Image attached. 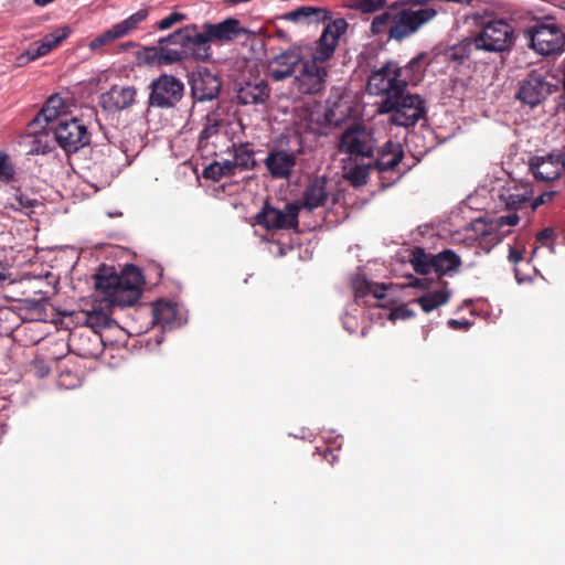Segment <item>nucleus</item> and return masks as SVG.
<instances>
[{"instance_id": "1", "label": "nucleus", "mask_w": 565, "mask_h": 565, "mask_svg": "<svg viewBox=\"0 0 565 565\" xmlns=\"http://www.w3.org/2000/svg\"><path fill=\"white\" fill-rule=\"evenodd\" d=\"M281 19L296 24H310L327 22L320 38L315 42L316 47L307 54L320 63H326L333 57L334 51L339 45L341 35L347 32L348 22L343 18H332V12L320 7H300L296 10L285 13Z\"/></svg>"}, {"instance_id": "2", "label": "nucleus", "mask_w": 565, "mask_h": 565, "mask_svg": "<svg viewBox=\"0 0 565 565\" xmlns=\"http://www.w3.org/2000/svg\"><path fill=\"white\" fill-rule=\"evenodd\" d=\"M383 114H391L390 121L399 127H413L426 115L425 100L417 94L405 92L385 97L380 107Z\"/></svg>"}, {"instance_id": "3", "label": "nucleus", "mask_w": 565, "mask_h": 565, "mask_svg": "<svg viewBox=\"0 0 565 565\" xmlns=\"http://www.w3.org/2000/svg\"><path fill=\"white\" fill-rule=\"evenodd\" d=\"M475 39L479 50L502 53L512 49L514 29L504 20H493L484 23Z\"/></svg>"}, {"instance_id": "4", "label": "nucleus", "mask_w": 565, "mask_h": 565, "mask_svg": "<svg viewBox=\"0 0 565 565\" xmlns=\"http://www.w3.org/2000/svg\"><path fill=\"white\" fill-rule=\"evenodd\" d=\"M49 130L53 132L57 145L71 154L89 145L90 135L87 127L77 118L64 117L55 126H50Z\"/></svg>"}, {"instance_id": "5", "label": "nucleus", "mask_w": 565, "mask_h": 565, "mask_svg": "<svg viewBox=\"0 0 565 565\" xmlns=\"http://www.w3.org/2000/svg\"><path fill=\"white\" fill-rule=\"evenodd\" d=\"M437 10L430 7L401 9L395 11L394 24L388 28L390 39L403 41L416 33L423 25L435 19Z\"/></svg>"}, {"instance_id": "6", "label": "nucleus", "mask_w": 565, "mask_h": 565, "mask_svg": "<svg viewBox=\"0 0 565 565\" xmlns=\"http://www.w3.org/2000/svg\"><path fill=\"white\" fill-rule=\"evenodd\" d=\"M328 70L313 57H305L294 75V86L301 94L315 95L326 87Z\"/></svg>"}, {"instance_id": "7", "label": "nucleus", "mask_w": 565, "mask_h": 565, "mask_svg": "<svg viewBox=\"0 0 565 565\" xmlns=\"http://www.w3.org/2000/svg\"><path fill=\"white\" fill-rule=\"evenodd\" d=\"M149 87V106L156 108H173L184 95V84L169 74L160 75Z\"/></svg>"}, {"instance_id": "8", "label": "nucleus", "mask_w": 565, "mask_h": 565, "mask_svg": "<svg viewBox=\"0 0 565 565\" xmlns=\"http://www.w3.org/2000/svg\"><path fill=\"white\" fill-rule=\"evenodd\" d=\"M299 206L287 203L284 210H278L265 202L262 210L255 215V223L267 231L297 230L299 225Z\"/></svg>"}, {"instance_id": "9", "label": "nucleus", "mask_w": 565, "mask_h": 565, "mask_svg": "<svg viewBox=\"0 0 565 565\" xmlns=\"http://www.w3.org/2000/svg\"><path fill=\"white\" fill-rule=\"evenodd\" d=\"M402 85V67L388 61L369 76L367 88L372 94L390 97L405 92Z\"/></svg>"}, {"instance_id": "10", "label": "nucleus", "mask_w": 565, "mask_h": 565, "mask_svg": "<svg viewBox=\"0 0 565 565\" xmlns=\"http://www.w3.org/2000/svg\"><path fill=\"white\" fill-rule=\"evenodd\" d=\"M374 146L373 134L356 124L345 128L339 140V151L353 157L372 158Z\"/></svg>"}, {"instance_id": "11", "label": "nucleus", "mask_w": 565, "mask_h": 565, "mask_svg": "<svg viewBox=\"0 0 565 565\" xmlns=\"http://www.w3.org/2000/svg\"><path fill=\"white\" fill-rule=\"evenodd\" d=\"M532 47L541 55L559 54L564 51L565 35L556 24L539 23L526 31Z\"/></svg>"}, {"instance_id": "12", "label": "nucleus", "mask_w": 565, "mask_h": 565, "mask_svg": "<svg viewBox=\"0 0 565 565\" xmlns=\"http://www.w3.org/2000/svg\"><path fill=\"white\" fill-rule=\"evenodd\" d=\"M172 40L181 41L183 46H188V57L192 56L195 61L205 62L211 57V46L213 43L210 35L206 34V28L203 24L202 31L196 24H189L173 32Z\"/></svg>"}, {"instance_id": "13", "label": "nucleus", "mask_w": 565, "mask_h": 565, "mask_svg": "<svg viewBox=\"0 0 565 565\" xmlns=\"http://www.w3.org/2000/svg\"><path fill=\"white\" fill-rule=\"evenodd\" d=\"M557 87L548 83L544 76L536 72H532L521 84L516 98L522 103L535 107L541 104Z\"/></svg>"}, {"instance_id": "14", "label": "nucleus", "mask_w": 565, "mask_h": 565, "mask_svg": "<svg viewBox=\"0 0 565 565\" xmlns=\"http://www.w3.org/2000/svg\"><path fill=\"white\" fill-rule=\"evenodd\" d=\"M119 285V307H128L135 305L141 292L143 284V275L135 265H126L118 275Z\"/></svg>"}, {"instance_id": "15", "label": "nucleus", "mask_w": 565, "mask_h": 565, "mask_svg": "<svg viewBox=\"0 0 565 565\" xmlns=\"http://www.w3.org/2000/svg\"><path fill=\"white\" fill-rule=\"evenodd\" d=\"M302 153V149L296 151H287L285 149L269 150L264 160V166L268 170L273 179L289 180L297 164L298 156Z\"/></svg>"}, {"instance_id": "16", "label": "nucleus", "mask_w": 565, "mask_h": 565, "mask_svg": "<svg viewBox=\"0 0 565 565\" xmlns=\"http://www.w3.org/2000/svg\"><path fill=\"white\" fill-rule=\"evenodd\" d=\"M303 56H307V54L301 47L290 49L277 54L268 64L269 76L276 82L294 77Z\"/></svg>"}, {"instance_id": "17", "label": "nucleus", "mask_w": 565, "mask_h": 565, "mask_svg": "<svg viewBox=\"0 0 565 565\" xmlns=\"http://www.w3.org/2000/svg\"><path fill=\"white\" fill-rule=\"evenodd\" d=\"M204 25L212 42L218 44L228 43L241 38L248 39L249 35L255 34L254 31L243 26L241 21L235 18H227L218 23L205 22Z\"/></svg>"}, {"instance_id": "18", "label": "nucleus", "mask_w": 565, "mask_h": 565, "mask_svg": "<svg viewBox=\"0 0 565 565\" xmlns=\"http://www.w3.org/2000/svg\"><path fill=\"white\" fill-rule=\"evenodd\" d=\"M146 15L147 13L145 10H139L138 12L131 14L129 18L115 24L109 30H106L102 34L97 35L89 42L88 47L90 51L95 52L104 46L109 45L117 39L126 36L131 31H134L141 21L145 20Z\"/></svg>"}, {"instance_id": "19", "label": "nucleus", "mask_w": 565, "mask_h": 565, "mask_svg": "<svg viewBox=\"0 0 565 565\" xmlns=\"http://www.w3.org/2000/svg\"><path fill=\"white\" fill-rule=\"evenodd\" d=\"M530 169L536 180L553 181L559 178L565 169V153L557 151L545 157L532 158Z\"/></svg>"}, {"instance_id": "20", "label": "nucleus", "mask_w": 565, "mask_h": 565, "mask_svg": "<svg viewBox=\"0 0 565 565\" xmlns=\"http://www.w3.org/2000/svg\"><path fill=\"white\" fill-rule=\"evenodd\" d=\"M137 96V89L134 86L113 85L99 97V105L103 109L111 113H118L130 108Z\"/></svg>"}, {"instance_id": "21", "label": "nucleus", "mask_w": 565, "mask_h": 565, "mask_svg": "<svg viewBox=\"0 0 565 565\" xmlns=\"http://www.w3.org/2000/svg\"><path fill=\"white\" fill-rule=\"evenodd\" d=\"M172 36L173 33L160 38L157 46L146 47L143 50V55L151 56V53H153L159 62L164 64H171L188 58V46H183L181 41L172 40Z\"/></svg>"}, {"instance_id": "22", "label": "nucleus", "mask_w": 565, "mask_h": 565, "mask_svg": "<svg viewBox=\"0 0 565 565\" xmlns=\"http://www.w3.org/2000/svg\"><path fill=\"white\" fill-rule=\"evenodd\" d=\"M222 83L217 75L203 68L193 75L191 82L192 97L199 102L212 100L220 94Z\"/></svg>"}, {"instance_id": "23", "label": "nucleus", "mask_w": 565, "mask_h": 565, "mask_svg": "<svg viewBox=\"0 0 565 565\" xmlns=\"http://www.w3.org/2000/svg\"><path fill=\"white\" fill-rule=\"evenodd\" d=\"M328 182L329 179L327 175H316L309 179L302 192L301 207L312 212L318 207L324 206L330 196V192L327 188Z\"/></svg>"}, {"instance_id": "24", "label": "nucleus", "mask_w": 565, "mask_h": 565, "mask_svg": "<svg viewBox=\"0 0 565 565\" xmlns=\"http://www.w3.org/2000/svg\"><path fill=\"white\" fill-rule=\"evenodd\" d=\"M118 281V274L113 267L103 265L95 275L96 290L100 291L113 306H119Z\"/></svg>"}, {"instance_id": "25", "label": "nucleus", "mask_w": 565, "mask_h": 565, "mask_svg": "<svg viewBox=\"0 0 565 565\" xmlns=\"http://www.w3.org/2000/svg\"><path fill=\"white\" fill-rule=\"evenodd\" d=\"M404 158V150L399 142L388 140L385 142L376 153L373 161L374 168L379 172L393 171L401 163Z\"/></svg>"}, {"instance_id": "26", "label": "nucleus", "mask_w": 565, "mask_h": 565, "mask_svg": "<svg viewBox=\"0 0 565 565\" xmlns=\"http://www.w3.org/2000/svg\"><path fill=\"white\" fill-rule=\"evenodd\" d=\"M269 95L270 88L263 79L255 83L247 82L237 90V99L242 105L265 104Z\"/></svg>"}, {"instance_id": "27", "label": "nucleus", "mask_w": 565, "mask_h": 565, "mask_svg": "<svg viewBox=\"0 0 565 565\" xmlns=\"http://www.w3.org/2000/svg\"><path fill=\"white\" fill-rule=\"evenodd\" d=\"M233 153V159L227 160L232 166V171L235 174L236 171H246L253 170L257 162L255 160V150L253 145L249 142H238L233 143L231 149H228Z\"/></svg>"}, {"instance_id": "28", "label": "nucleus", "mask_w": 565, "mask_h": 565, "mask_svg": "<svg viewBox=\"0 0 565 565\" xmlns=\"http://www.w3.org/2000/svg\"><path fill=\"white\" fill-rule=\"evenodd\" d=\"M430 64L426 52H422L413 57L404 67H402V85L406 87L417 85L424 77L427 66Z\"/></svg>"}, {"instance_id": "29", "label": "nucleus", "mask_w": 565, "mask_h": 565, "mask_svg": "<svg viewBox=\"0 0 565 565\" xmlns=\"http://www.w3.org/2000/svg\"><path fill=\"white\" fill-rule=\"evenodd\" d=\"M461 266V259L451 249H444L434 255L433 269L434 273L440 278L443 276H452Z\"/></svg>"}, {"instance_id": "30", "label": "nucleus", "mask_w": 565, "mask_h": 565, "mask_svg": "<svg viewBox=\"0 0 565 565\" xmlns=\"http://www.w3.org/2000/svg\"><path fill=\"white\" fill-rule=\"evenodd\" d=\"M475 51H479L475 36L465 38L460 42L445 49L444 57L448 62L460 65L468 61Z\"/></svg>"}, {"instance_id": "31", "label": "nucleus", "mask_w": 565, "mask_h": 565, "mask_svg": "<svg viewBox=\"0 0 565 565\" xmlns=\"http://www.w3.org/2000/svg\"><path fill=\"white\" fill-rule=\"evenodd\" d=\"M64 108V100L58 95L51 96L41 111L36 115L34 121L38 124H41L44 121L46 124V127L44 129L49 130L50 126H55L58 120H64V118H61V113Z\"/></svg>"}, {"instance_id": "32", "label": "nucleus", "mask_w": 565, "mask_h": 565, "mask_svg": "<svg viewBox=\"0 0 565 565\" xmlns=\"http://www.w3.org/2000/svg\"><path fill=\"white\" fill-rule=\"evenodd\" d=\"M500 198L507 210L518 211L526 206L531 207L532 191L526 188L514 186L502 192Z\"/></svg>"}, {"instance_id": "33", "label": "nucleus", "mask_w": 565, "mask_h": 565, "mask_svg": "<svg viewBox=\"0 0 565 565\" xmlns=\"http://www.w3.org/2000/svg\"><path fill=\"white\" fill-rule=\"evenodd\" d=\"M444 288L428 291L414 300V302H417L424 312H430L440 306L446 305L450 299V291L446 288L447 282H444Z\"/></svg>"}, {"instance_id": "34", "label": "nucleus", "mask_w": 565, "mask_h": 565, "mask_svg": "<svg viewBox=\"0 0 565 565\" xmlns=\"http://www.w3.org/2000/svg\"><path fill=\"white\" fill-rule=\"evenodd\" d=\"M70 34V29L67 26L56 29L54 32L45 35L43 40L33 42L36 51H34L35 56H44L50 53L53 49L57 47L64 39H66Z\"/></svg>"}, {"instance_id": "35", "label": "nucleus", "mask_w": 565, "mask_h": 565, "mask_svg": "<svg viewBox=\"0 0 565 565\" xmlns=\"http://www.w3.org/2000/svg\"><path fill=\"white\" fill-rule=\"evenodd\" d=\"M39 201L30 195L23 193L20 189L15 190V193L12 196L7 199L4 204V209L12 210L14 212H24L31 211L35 205H38Z\"/></svg>"}, {"instance_id": "36", "label": "nucleus", "mask_w": 565, "mask_h": 565, "mask_svg": "<svg viewBox=\"0 0 565 565\" xmlns=\"http://www.w3.org/2000/svg\"><path fill=\"white\" fill-rule=\"evenodd\" d=\"M411 263L414 270L419 275H427L433 269L434 255L425 253L424 248L415 247L411 255Z\"/></svg>"}, {"instance_id": "37", "label": "nucleus", "mask_w": 565, "mask_h": 565, "mask_svg": "<svg viewBox=\"0 0 565 565\" xmlns=\"http://www.w3.org/2000/svg\"><path fill=\"white\" fill-rule=\"evenodd\" d=\"M349 115V107L334 102L329 105L324 111V120L329 126H340Z\"/></svg>"}, {"instance_id": "38", "label": "nucleus", "mask_w": 565, "mask_h": 565, "mask_svg": "<svg viewBox=\"0 0 565 565\" xmlns=\"http://www.w3.org/2000/svg\"><path fill=\"white\" fill-rule=\"evenodd\" d=\"M232 166L227 160L223 162L214 161L203 170V178L212 181H218L224 177H233Z\"/></svg>"}, {"instance_id": "39", "label": "nucleus", "mask_w": 565, "mask_h": 565, "mask_svg": "<svg viewBox=\"0 0 565 565\" xmlns=\"http://www.w3.org/2000/svg\"><path fill=\"white\" fill-rule=\"evenodd\" d=\"M83 313L85 323L92 329L90 332L93 333L95 340H98L99 337L96 332V329L108 327L110 323V318L102 310L85 311Z\"/></svg>"}, {"instance_id": "40", "label": "nucleus", "mask_w": 565, "mask_h": 565, "mask_svg": "<svg viewBox=\"0 0 565 565\" xmlns=\"http://www.w3.org/2000/svg\"><path fill=\"white\" fill-rule=\"evenodd\" d=\"M17 177V168L11 158V156L0 150V182L4 184H10L15 181Z\"/></svg>"}, {"instance_id": "41", "label": "nucleus", "mask_w": 565, "mask_h": 565, "mask_svg": "<svg viewBox=\"0 0 565 565\" xmlns=\"http://www.w3.org/2000/svg\"><path fill=\"white\" fill-rule=\"evenodd\" d=\"M375 169L374 163L355 164L348 172V180L353 186H362L367 183L371 171Z\"/></svg>"}, {"instance_id": "42", "label": "nucleus", "mask_w": 565, "mask_h": 565, "mask_svg": "<svg viewBox=\"0 0 565 565\" xmlns=\"http://www.w3.org/2000/svg\"><path fill=\"white\" fill-rule=\"evenodd\" d=\"M395 11H397V9L395 7H391L388 10L374 17L371 23L372 33L376 35L382 34L386 31L387 26L391 28V25L394 24Z\"/></svg>"}, {"instance_id": "43", "label": "nucleus", "mask_w": 565, "mask_h": 565, "mask_svg": "<svg viewBox=\"0 0 565 565\" xmlns=\"http://www.w3.org/2000/svg\"><path fill=\"white\" fill-rule=\"evenodd\" d=\"M175 318V309L169 302H158L153 308V321L157 324H170Z\"/></svg>"}, {"instance_id": "44", "label": "nucleus", "mask_w": 565, "mask_h": 565, "mask_svg": "<svg viewBox=\"0 0 565 565\" xmlns=\"http://www.w3.org/2000/svg\"><path fill=\"white\" fill-rule=\"evenodd\" d=\"M52 150L46 132L35 134L28 154H45Z\"/></svg>"}, {"instance_id": "45", "label": "nucleus", "mask_w": 565, "mask_h": 565, "mask_svg": "<svg viewBox=\"0 0 565 565\" xmlns=\"http://www.w3.org/2000/svg\"><path fill=\"white\" fill-rule=\"evenodd\" d=\"M185 14L179 12H172L168 17L161 19L156 23V28L159 30H168L172 28L174 24L183 21L185 19Z\"/></svg>"}, {"instance_id": "46", "label": "nucleus", "mask_w": 565, "mask_h": 565, "mask_svg": "<svg viewBox=\"0 0 565 565\" xmlns=\"http://www.w3.org/2000/svg\"><path fill=\"white\" fill-rule=\"evenodd\" d=\"M373 282L365 279H355L353 281V289L356 298H362L371 292Z\"/></svg>"}, {"instance_id": "47", "label": "nucleus", "mask_w": 565, "mask_h": 565, "mask_svg": "<svg viewBox=\"0 0 565 565\" xmlns=\"http://www.w3.org/2000/svg\"><path fill=\"white\" fill-rule=\"evenodd\" d=\"M34 51H36V49H35V46L32 43L25 52H23V53H21L20 55L17 56L15 65L21 67V66H24L28 63L39 58L40 56H35L34 55V53H35Z\"/></svg>"}, {"instance_id": "48", "label": "nucleus", "mask_w": 565, "mask_h": 565, "mask_svg": "<svg viewBox=\"0 0 565 565\" xmlns=\"http://www.w3.org/2000/svg\"><path fill=\"white\" fill-rule=\"evenodd\" d=\"M414 317V311L408 308L407 305H401L394 308L390 313L391 320H405Z\"/></svg>"}, {"instance_id": "49", "label": "nucleus", "mask_w": 565, "mask_h": 565, "mask_svg": "<svg viewBox=\"0 0 565 565\" xmlns=\"http://www.w3.org/2000/svg\"><path fill=\"white\" fill-rule=\"evenodd\" d=\"M354 6H349L350 8L360 9L362 12H375L382 8L386 2H354Z\"/></svg>"}, {"instance_id": "50", "label": "nucleus", "mask_w": 565, "mask_h": 565, "mask_svg": "<svg viewBox=\"0 0 565 565\" xmlns=\"http://www.w3.org/2000/svg\"><path fill=\"white\" fill-rule=\"evenodd\" d=\"M555 194V191L543 192L533 201L531 200V211H535L540 205L551 202Z\"/></svg>"}, {"instance_id": "51", "label": "nucleus", "mask_w": 565, "mask_h": 565, "mask_svg": "<svg viewBox=\"0 0 565 565\" xmlns=\"http://www.w3.org/2000/svg\"><path fill=\"white\" fill-rule=\"evenodd\" d=\"M519 221H520V217L516 214V211H513V212H510L507 215L500 216L499 224L500 225L514 226V225H516L519 223Z\"/></svg>"}, {"instance_id": "52", "label": "nucleus", "mask_w": 565, "mask_h": 565, "mask_svg": "<svg viewBox=\"0 0 565 565\" xmlns=\"http://www.w3.org/2000/svg\"><path fill=\"white\" fill-rule=\"evenodd\" d=\"M447 324L450 329H454V330H468L471 327V322L466 319H462V320L450 319V320H448Z\"/></svg>"}, {"instance_id": "53", "label": "nucleus", "mask_w": 565, "mask_h": 565, "mask_svg": "<svg viewBox=\"0 0 565 565\" xmlns=\"http://www.w3.org/2000/svg\"><path fill=\"white\" fill-rule=\"evenodd\" d=\"M553 236H554L553 228L547 227L536 234V241L544 244L546 241L551 239Z\"/></svg>"}, {"instance_id": "54", "label": "nucleus", "mask_w": 565, "mask_h": 565, "mask_svg": "<svg viewBox=\"0 0 565 565\" xmlns=\"http://www.w3.org/2000/svg\"><path fill=\"white\" fill-rule=\"evenodd\" d=\"M385 290H386V287L384 285H376V284H373V287L371 288V292L374 298L376 299H382L385 297Z\"/></svg>"}, {"instance_id": "55", "label": "nucleus", "mask_w": 565, "mask_h": 565, "mask_svg": "<svg viewBox=\"0 0 565 565\" xmlns=\"http://www.w3.org/2000/svg\"><path fill=\"white\" fill-rule=\"evenodd\" d=\"M523 259V253L519 249L511 248L509 252V260L513 264H518Z\"/></svg>"}, {"instance_id": "56", "label": "nucleus", "mask_w": 565, "mask_h": 565, "mask_svg": "<svg viewBox=\"0 0 565 565\" xmlns=\"http://www.w3.org/2000/svg\"><path fill=\"white\" fill-rule=\"evenodd\" d=\"M218 128H215V126H205L204 129L201 131V138L207 139L212 135H215L217 132Z\"/></svg>"}, {"instance_id": "57", "label": "nucleus", "mask_w": 565, "mask_h": 565, "mask_svg": "<svg viewBox=\"0 0 565 565\" xmlns=\"http://www.w3.org/2000/svg\"><path fill=\"white\" fill-rule=\"evenodd\" d=\"M323 458L330 463L333 465L337 460V456L333 454V451L329 448H326L322 454Z\"/></svg>"}, {"instance_id": "58", "label": "nucleus", "mask_w": 565, "mask_h": 565, "mask_svg": "<svg viewBox=\"0 0 565 565\" xmlns=\"http://www.w3.org/2000/svg\"><path fill=\"white\" fill-rule=\"evenodd\" d=\"M83 333L79 331H73L70 335V344L73 347L78 345V341L82 339Z\"/></svg>"}, {"instance_id": "59", "label": "nucleus", "mask_w": 565, "mask_h": 565, "mask_svg": "<svg viewBox=\"0 0 565 565\" xmlns=\"http://www.w3.org/2000/svg\"><path fill=\"white\" fill-rule=\"evenodd\" d=\"M206 119L207 124L205 126H215V128L220 127L221 120H218L214 115H209Z\"/></svg>"}, {"instance_id": "60", "label": "nucleus", "mask_w": 565, "mask_h": 565, "mask_svg": "<svg viewBox=\"0 0 565 565\" xmlns=\"http://www.w3.org/2000/svg\"><path fill=\"white\" fill-rule=\"evenodd\" d=\"M7 275L4 273V268L0 266V281L6 280Z\"/></svg>"}, {"instance_id": "61", "label": "nucleus", "mask_w": 565, "mask_h": 565, "mask_svg": "<svg viewBox=\"0 0 565 565\" xmlns=\"http://www.w3.org/2000/svg\"><path fill=\"white\" fill-rule=\"evenodd\" d=\"M424 281H425V279H416L415 282H414V286L415 287H422Z\"/></svg>"}, {"instance_id": "62", "label": "nucleus", "mask_w": 565, "mask_h": 565, "mask_svg": "<svg viewBox=\"0 0 565 565\" xmlns=\"http://www.w3.org/2000/svg\"><path fill=\"white\" fill-rule=\"evenodd\" d=\"M130 46H134V44H132L131 42H130V43H127V44L125 45V47H130Z\"/></svg>"}, {"instance_id": "63", "label": "nucleus", "mask_w": 565, "mask_h": 565, "mask_svg": "<svg viewBox=\"0 0 565 565\" xmlns=\"http://www.w3.org/2000/svg\"><path fill=\"white\" fill-rule=\"evenodd\" d=\"M36 3L40 6H45L47 2L41 1V2H36Z\"/></svg>"}, {"instance_id": "64", "label": "nucleus", "mask_w": 565, "mask_h": 565, "mask_svg": "<svg viewBox=\"0 0 565 565\" xmlns=\"http://www.w3.org/2000/svg\"><path fill=\"white\" fill-rule=\"evenodd\" d=\"M279 36H284V33L281 31H278Z\"/></svg>"}]
</instances>
